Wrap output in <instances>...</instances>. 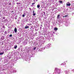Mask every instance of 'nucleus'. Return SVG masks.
<instances>
[{
    "mask_svg": "<svg viewBox=\"0 0 74 74\" xmlns=\"http://www.w3.org/2000/svg\"><path fill=\"white\" fill-rule=\"evenodd\" d=\"M12 36V34H10L9 35V37H11Z\"/></svg>",
    "mask_w": 74,
    "mask_h": 74,
    "instance_id": "33",
    "label": "nucleus"
},
{
    "mask_svg": "<svg viewBox=\"0 0 74 74\" xmlns=\"http://www.w3.org/2000/svg\"><path fill=\"white\" fill-rule=\"evenodd\" d=\"M27 43V40H25L23 42L24 45H26V44Z\"/></svg>",
    "mask_w": 74,
    "mask_h": 74,
    "instance_id": "12",
    "label": "nucleus"
},
{
    "mask_svg": "<svg viewBox=\"0 0 74 74\" xmlns=\"http://www.w3.org/2000/svg\"><path fill=\"white\" fill-rule=\"evenodd\" d=\"M32 24H28L27 25H28L29 26H30V25H32Z\"/></svg>",
    "mask_w": 74,
    "mask_h": 74,
    "instance_id": "34",
    "label": "nucleus"
},
{
    "mask_svg": "<svg viewBox=\"0 0 74 74\" xmlns=\"http://www.w3.org/2000/svg\"><path fill=\"white\" fill-rule=\"evenodd\" d=\"M60 65H61V66H62V65H64V64H63V63H62V64H60Z\"/></svg>",
    "mask_w": 74,
    "mask_h": 74,
    "instance_id": "38",
    "label": "nucleus"
},
{
    "mask_svg": "<svg viewBox=\"0 0 74 74\" xmlns=\"http://www.w3.org/2000/svg\"><path fill=\"white\" fill-rule=\"evenodd\" d=\"M14 32L15 33H16V32H17V29H16V28H14Z\"/></svg>",
    "mask_w": 74,
    "mask_h": 74,
    "instance_id": "20",
    "label": "nucleus"
},
{
    "mask_svg": "<svg viewBox=\"0 0 74 74\" xmlns=\"http://www.w3.org/2000/svg\"><path fill=\"white\" fill-rule=\"evenodd\" d=\"M35 4V3H32V5H33V4Z\"/></svg>",
    "mask_w": 74,
    "mask_h": 74,
    "instance_id": "45",
    "label": "nucleus"
},
{
    "mask_svg": "<svg viewBox=\"0 0 74 74\" xmlns=\"http://www.w3.org/2000/svg\"><path fill=\"white\" fill-rule=\"evenodd\" d=\"M33 49L34 50H35V49H36V47H34L33 48Z\"/></svg>",
    "mask_w": 74,
    "mask_h": 74,
    "instance_id": "30",
    "label": "nucleus"
},
{
    "mask_svg": "<svg viewBox=\"0 0 74 74\" xmlns=\"http://www.w3.org/2000/svg\"><path fill=\"white\" fill-rule=\"evenodd\" d=\"M31 28H32V27H31Z\"/></svg>",
    "mask_w": 74,
    "mask_h": 74,
    "instance_id": "61",
    "label": "nucleus"
},
{
    "mask_svg": "<svg viewBox=\"0 0 74 74\" xmlns=\"http://www.w3.org/2000/svg\"><path fill=\"white\" fill-rule=\"evenodd\" d=\"M51 47V44L49 43L46 45L44 47L41 48L40 50V49L38 47L37 48V51H39L40 52V51H43L42 50H44V49H45L49 48V47Z\"/></svg>",
    "mask_w": 74,
    "mask_h": 74,
    "instance_id": "2",
    "label": "nucleus"
},
{
    "mask_svg": "<svg viewBox=\"0 0 74 74\" xmlns=\"http://www.w3.org/2000/svg\"><path fill=\"white\" fill-rule=\"evenodd\" d=\"M14 12V11H12V12Z\"/></svg>",
    "mask_w": 74,
    "mask_h": 74,
    "instance_id": "54",
    "label": "nucleus"
},
{
    "mask_svg": "<svg viewBox=\"0 0 74 74\" xmlns=\"http://www.w3.org/2000/svg\"><path fill=\"white\" fill-rule=\"evenodd\" d=\"M8 27V28H9V27Z\"/></svg>",
    "mask_w": 74,
    "mask_h": 74,
    "instance_id": "64",
    "label": "nucleus"
},
{
    "mask_svg": "<svg viewBox=\"0 0 74 74\" xmlns=\"http://www.w3.org/2000/svg\"><path fill=\"white\" fill-rule=\"evenodd\" d=\"M35 45H37V44H38V43H37V42H36L35 43Z\"/></svg>",
    "mask_w": 74,
    "mask_h": 74,
    "instance_id": "32",
    "label": "nucleus"
},
{
    "mask_svg": "<svg viewBox=\"0 0 74 74\" xmlns=\"http://www.w3.org/2000/svg\"><path fill=\"white\" fill-rule=\"evenodd\" d=\"M58 2L60 4H63L62 3H63V1L61 0H60L58 1Z\"/></svg>",
    "mask_w": 74,
    "mask_h": 74,
    "instance_id": "19",
    "label": "nucleus"
},
{
    "mask_svg": "<svg viewBox=\"0 0 74 74\" xmlns=\"http://www.w3.org/2000/svg\"><path fill=\"white\" fill-rule=\"evenodd\" d=\"M38 1V0H36V1Z\"/></svg>",
    "mask_w": 74,
    "mask_h": 74,
    "instance_id": "60",
    "label": "nucleus"
},
{
    "mask_svg": "<svg viewBox=\"0 0 74 74\" xmlns=\"http://www.w3.org/2000/svg\"><path fill=\"white\" fill-rule=\"evenodd\" d=\"M5 34H7V32L6 31L5 32Z\"/></svg>",
    "mask_w": 74,
    "mask_h": 74,
    "instance_id": "41",
    "label": "nucleus"
},
{
    "mask_svg": "<svg viewBox=\"0 0 74 74\" xmlns=\"http://www.w3.org/2000/svg\"><path fill=\"white\" fill-rule=\"evenodd\" d=\"M55 5L56 7L58 5V4L57 3H55Z\"/></svg>",
    "mask_w": 74,
    "mask_h": 74,
    "instance_id": "26",
    "label": "nucleus"
},
{
    "mask_svg": "<svg viewBox=\"0 0 74 74\" xmlns=\"http://www.w3.org/2000/svg\"><path fill=\"white\" fill-rule=\"evenodd\" d=\"M12 73V72H11L10 71V73H9V74H11Z\"/></svg>",
    "mask_w": 74,
    "mask_h": 74,
    "instance_id": "40",
    "label": "nucleus"
},
{
    "mask_svg": "<svg viewBox=\"0 0 74 74\" xmlns=\"http://www.w3.org/2000/svg\"><path fill=\"white\" fill-rule=\"evenodd\" d=\"M43 13L44 14V15H45V12H43Z\"/></svg>",
    "mask_w": 74,
    "mask_h": 74,
    "instance_id": "35",
    "label": "nucleus"
},
{
    "mask_svg": "<svg viewBox=\"0 0 74 74\" xmlns=\"http://www.w3.org/2000/svg\"><path fill=\"white\" fill-rule=\"evenodd\" d=\"M42 8H44V7H43V6H42Z\"/></svg>",
    "mask_w": 74,
    "mask_h": 74,
    "instance_id": "57",
    "label": "nucleus"
},
{
    "mask_svg": "<svg viewBox=\"0 0 74 74\" xmlns=\"http://www.w3.org/2000/svg\"><path fill=\"white\" fill-rule=\"evenodd\" d=\"M3 23H8V21L7 19H6L5 20H3Z\"/></svg>",
    "mask_w": 74,
    "mask_h": 74,
    "instance_id": "11",
    "label": "nucleus"
},
{
    "mask_svg": "<svg viewBox=\"0 0 74 74\" xmlns=\"http://www.w3.org/2000/svg\"><path fill=\"white\" fill-rule=\"evenodd\" d=\"M4 51H3V52L0 53V55H2L4 54Z\"/></svg>",
    "mask_w": 74,
    "mask_h": 74,
    "instance_id": "22",
    "label": "nucleus"
},
{
    "mask_svg": "<svg viewBox=\"0 0 74 74\" xmlns=\"http://www.w3.org/2000/svg\"><path fill=\"white\" fill-rule=\"evenodd\" d=\"M3 29H5V27L4 26V25H3Z\"/></svg>",
    "mask_w": 74,
    "mask_h": 74,
    "instance_id": "36",
    "label": "nucleus"
},
{
    "mask_svg": "<svg viewBox=\"0 0 74 74\" xmlns=\"http://www.w3.org/2000/svg\"><path fill=\"white\" fill-rule=\"evenodd\" d=\"M46 39L47 40H49V36H47L46 37Z\"/></svg>",
    "mask_w": 74,
    "mask_h": 74,
    "instance_id": "28",
    "label": "nucleus"
},
{
    "mask_svg": "<svg viewBox=\"0 0 74 74\" xmlns=\"http://www.w3.org/2000/svg\"><path fill=\"white\" fill-rule=\"evenodd\" d=\"M6 39H8V35H7L6 36Z\"/></svg>",
    "mask_w": 74,
    "mask_h": 74,
    "instance_id": "29",
    "label": "nucleus"
},
{
    "mask_svg": "<svg viewBox=\"0 0 74 74\" xmlns=\"http://www.w3.org/2000/svg\"><path fill=\"white\" fill-rule=\"evenodd\" d=\"M72 71H73V73H74V69H73L72 70Z\"/></svg>",
    "mask_w": 74,
    "mask_h": 74,
    "instance_id": "43",
    "label": "nucleus"
},
{
    "mask_svg": "<svg viewBox=\"0 0 74 74\" xmlns=\"http://www.w3.org/2000/svg\"><path fill=\"white\" fill-rule=\"evenodd\" d=\"M25 16H26V13H23V14L22 15L23 17V18Z\"/></svg>",
    "mask_w": 74,
    "mask_h": 74,
    "instance_id": "21",
    "label": "nucleus"
},
{
    "mask_svg": "<svg viewBox=\"0 0 74 74\" xmlns=\"http://www.w3.org/2000/svg\"><path fill=\"white\" fill-rule=\"evenodd\" d=\"M36 41L39 44L38 45V47L40 48V47L42 46V40H40V39L38 38H37L36 39Z\"/></svg>",
    "mask_w": 74,
    "mask_h": 74,
    "instance_id": "3",
    "label": "nucleus"
},
{
    "mask_svg": "<svg viewBox=\"0 0 74 74\" xmlns=\"http://www.w3.org/2000/svg\"><path fill=\"white\" fill-rule=\"evenodd\" d=\"M18 57H16L15 58L14 60H18Z\"/></svg>",
    "mask_w": 74,
    "mask_h": 74,
    "instance_id": "23",
    "label": "nucleus"
},
{
    "mask_svg": "<svg viewBox=\"0 0 74 74\" xmlns=\"http://www.w3.org/2000/svg\"><path fill=\"white\" fill-rule=\"evenodd\" d=\"M69 10V9H66V11H68V10Z\"/></svg>",
    "mask_w": 74,
    "mask_h": 74,
    "instance_id": "44",
    "label": "nucleus"
},
{
    "mask_svg": "<svg viewBox=\"0 0 74 74\" xmlns=\"http://www.w3.org/2000/svg\"><path fill=\"white\" fill-rule=\"evenodd\" d=\"M18 51H19V50H20V48H19L18 49Z\"/></svg>",
    "mask_w": 74,
    "mask_h": 74,
    "instance_id": "46",
    "label": "nucleus"
},
{
    "mask_svg": "<svg viewBox=\"0 0 74 74\" xmlns=\"http://www.w3.org/2000/svg\"><path fill=\"white\" fill-rule=\"evenodd\" d=\"M52 40H53V41H54V40H55V38H52Z\"/></svg>",
    "mask_w": 74,
    "mask_h": 74,
    "instance_id": "39",
    "label": "nucleus"
},
{
    "mask_svg": "<svg viewBox=\"0 0 74 74\" xmlns=\"http://www.w3.org/2000/svg\"><path fill=\"white\" fill-rule=\"evenodd\" d=\"M12 60L9 62H8V64L5 65L6 66V67L8 68V69H9V68H12V66H14V62Z\"/></svg>",
    "mask_w": 74,
    "mask_h": 74,
    "instance_id": "1",
    "label": "nucleus"
},
{
    "mask_svg": "<svg viewBox=\"0 0 74 74\" xmlns=\"http://www.w3.org/2000/svg\"><path fill=\"white\" fill-rule=\"evenodd\" d=\"M50 1H54V0H50Z\"/></svg>",
    "mask_w": 74,
    "mask_h": 74,
    "instance_id": "37",
    "label": "nucleus"
},
{
    "mask_svg": "<svg viewBox=\"0 0 74 74\" xmlns=\"http://www.w3.org/2000/svg\"><path fill=\"white\" fill-rule=\"evenodd\" d=\"M69 24H70V21H69L68 20L66 22H65V26H68Z\"/></svg>",
    "mask_w": 74,
    "mask_h": 74,
    "instance_id": "8",
    "label": "nucleus"
},
{
    "mask_svg": "<svg viewBox=\"0 0 74 74\" xmlns=\"http://www.w3.org/2000/svg\"><path fill=\"white\" fill-rule=\"evenodd\" d=\"M1 39L2 40H4V36H2V37H1Z\"/></svg>",
    "mask_w": 74,
    "mask_h": 74,
    "instance_id": "24",
    "label": "nucleus"
},
{
    "mask_svg": "<svg viewBox=\"0 0 74 74\" xmlns=\"http://www.w3.org/2000/svg\"><path fill=\"white\" fill-rule=\"evenodd\" d=\"M35 31H38V29H37V28H35Z\"/></svg>",
    "mask_w": 74,
    "mask_h": 74,
    "instance_id": "31",
    "label": "nucleus"
},
{
    "mask_svg": "<svg viewBox=\"0 0 74 74\" xmlns=\"http://www.w3.org/2000/svg\"><path fill=\"white\" fill-rule=\"evenodd\" d=\"M73 14H74V12H73V13L72 15H73Z\"/></svg>",
    "mask_w": 74,
    "mask_h": 74,
    "instance_id": "53",
    "label": "nucleus"
},
{
    "mask_svg": "<svg viewBox=\"0 0 74 74\" xmlns=\"http://www.w3.org/2000/svg\"><path fill=\"white\" fill-rule=\"evenodd\" d=\"M60 26H61V25H59V27H60Z\"/></svg>",
    "mask_w": 74,
    "mask_h": 74,
    "instance_id": "51",
    "label": "nucleus"
},
{
    "mask_svg": "<svg viewBox=\"0 0 74 74\" xmlns=\"http://www.w3.org/2000/svg\"><path fill=\"white\" fill-rule=\"evenodd\" d=\"M21 4V3H18V4Z\"/></svg>",
    "mask_w": 74,
    "mask_h": 74,
    "instance_id": "52",
    "label": "nucleus"
},
{
    "mask_svg": "<svg viewBox=\"0 0 74 74\" xmlns=\"http://www.w3.org/2000/svg\"><path fill=\"white\" fill-rule=\"evenodd\" d=\"M10 71L12 73H16V69L13 68L12 69L10 70Z\"/></svg>",
    "mask_w": 74,
    "mask_h": 74,
    "instance_id": "6",
    "label": "nucleus"
},
{
    "mask_svg": "<svg viewBox=\"0 0 74 74\" xmlns=\"http://www.w3.org/2000/svg\"><path fill=\"white\" fill-rule=\"evenodd\" d=\"M25 22H27V19H26L25 20Z\"/></svg>",
    "mask_w": 74,
    "mask_h": 74,
    "instance_id": "42",
    "label": "nucleus"
},
{
    "mask_svg": "<svg viewBox=\"0 0 74 74\" xmlns=\"http://www.w3.org/2000/svg\"><path fill=\"white\" fill-rule=\"evenodd\" d=\"M40 5L39 4H38L37 5V8H40Z\"/></svg>",
    "mask_w": 74,
    "mask_h": 74,
    "instance_id": "25",
    "label": "nucleus"
},
{
    "mask_svg": "<svg viewBox=\"0 0 74 74\" xmlns=\"http://www.w3.org/2000/svg\"><path fill=\"white\" fill-rule=\"evenodd\" d=\"M63 18H64V17H65V16H63Z\"/></svg>",
    "mask_w": 74,
    "mask_h": 74,
    "instance_id": "58",
    "label": "nucleus"
},
{
    "mask_svg": "<svg viewBox=\"0 0 74 74\" xmlns=\"http://www.w3.org/2000/svg\"><path fill=\"white\" fill-rule=\"evenodd\" d=\"M33 55L32 54H31L29 55L30 58H32L33 57Z\"/></svg>",
    "mask_w": 74,
    "mask_h": 74,
    "instance_id": "27",
    "label": "nucleus"
},
{
    "mask_svg": "<svg viewBox=\"0 0 74 74\" xmlns=\"http://www.w3.org/2000/svg\"><path fill=\"white\" fill-rule=\"evenodd\" d=\"M69 71H64V73H65V74H69L68 73H69Z\"/></svg>",
    "mask_w": 74,
    "mask_h": 74,
    "instance_id": "14",
    "label": "nucleus"
},
{
    "mask_svg": "<svg viewBox=\"0 0 74 74\" xmlns=\"http://www.w3.org/2000/svg\"><path fill=\"white\" fill-rule=\"evenodd\" d=\"M58 28L55 27L54 28V31H56H56H57V30H58Z\"/></svg>",
    "mask_w": 74,
    "mask_h": 74,
    "instance_id": "16",
    "label": "nucleus"
},
{
    "mask_svg": "<svg viewBox=\"0 0 74 74\" xmlns=\"http://www.w3.org/2000/svg\"><path fill=\"white\" fill-rule=\"evenodd\" d=\"M66 7H70V5H71V3L69 2H68L66 3Z\"/></svg>",
    "mask_w": 74,
    "mask_h": 74,
    "instance_id": "9",
    "label": "nucleus"
},
{
    "mask_svg": "<svg viewBox=\"0 0 74 74\" xmlns=\"http://www.w3.org/2000/svg\"><path fill=\"white\" fill-rule=\"evenodd\" d=\"M41 28H42V27H40V29H41Z\"/></svg>",
    "mask_w": 74,
    "mask_h": 74,
    "instance_id": "50",
    "label": "nucleus"
},
{
    "mask_svg": "<svg viewBox=\"0 0 74 74\" xmlns=\"http://www.w3.org/2000/svg\"><path fill=\"white\" fill-rule=\"evenodd\" d=\"M17 47L18 46H17V45H15L14 46V49H16L17 48Z\"/></svg>",
    "mask_w": 74,
    "mask_h": 74,
    "instance_id": "13",
    "label": "nucleus"
},
{
    "mask_svg": "<svg viewBox=\"0 0 74 74\" xmlns=\"http://www.w3.org/2000/svg\"><path fill=\"white\" fill-rule=\"evenodd\" d=\"M30 10H31V9H30Z\"/></svg>",
    "mask_w": 74,
    "mask_h": 74,
    "instance_id": "63",
    "label": "nucleus"
},
{
    "mask_svg": "<svg viewBox=\"0 0 74 74\" xmlns=\"http://www.w3.org/2000/svg\"><path fill=\"white\" fill-rule=\"evenodd\" d=\"M61 72V69H59L58 68H55V69L54 73L56 74H60Z\"/></svg>",
    "mask_w": 74,
    "mask_h": 74,
    "instance_id": "5",
    "label": "nucleus"
},
{
    "mask_svg": "<svg viewBox=\"0 0 74 74\" xmlns=\"http://www.w3.org/2000/svg\"><path fill=\"white\" fill-rule=\"evenodd\" d=\"M55 8H56V9H57V8H55L54 9H55Z\"/></svg>",
    "mask_w": 74,
    "mask_h": 74,
    "instance_id": "59",
    "label": "nucleus"
},
{
    "mask_svg": "<svg viewBox=\"0 0 74 74\" xmlns=\"http://www.w3.org/2000/svg\"><path fill=\"white\" fill-rule=\"evenodd\" d=\"M33 16H35L36 15V12H34V11H33Z\"/></svg>",
    "mask_w": 74,
    "mask_h": 74,
    "instance_id": "18",
    "label": "nucleus"
},
{
    "mask_svg": "<svg viewBox=\"0 0 74 74\" xmlns=\"http://www.w3.org/2000/svg\"><path fill=\"white\" fill-rule=\"evenodd\" d=\"M52 33H53V34H55V32H52Z\"/></svg>",
    "mask_w": 74,
    "mask_h": 74,
    "instance_id": "47",
    "label": "nucleus"
},
{
    "mask_svg": "<svg viewBox=\"0 0 74 74\" xmlns=\"http://www.w3.org/2000/svg\"><path fill=\"white\" fill-rule=\"evenodd\" d=\"M16 19V17H15V19Z\"/></svg>",
    "mask_w": 74,
    "mask_h": 74,
    "instance_id": "56",
    "label": "nucleus"
},
{
    "mask_svg": "<svg viewBox=\"0 0 74 74\" xmlns=\"http://www.w3.org/2000/svg\"><path fill=\"white\" fill-rule=\"evenodd\" d=\"M37 33H36V34H37Z\"/></svg>",
    "mask_w": 74,
    "mask_h": 74,
    "instance_id": "62",
    "label": "nucleus"
},
{
    "mask_svg": "<svg viewBox=\"0 0 74 74\" xmlns=\"http://www.w3.org/2000/svg\"><path fill=\"white\" fill-rule=\"evenodd\" d=\"M60 15H58L57 16V19H60Z\"/></svg>",
    "mask_w": 74,
    "mask_h": 74,
    "instance_id": "15",
    "label": "nucleus"
},
{
    "mask_svg": "<svg viewBox=\"0 0 74 74\" xmlns=\"http://www.w3.org/2000/svg\"><path fill=\"white\" fill-rule=\"evenodd\" d=\"M74 9V6L73 7H73H71L69 8V11L70 12H72V11H73V10Z\"/></svg>",
    "mask_w": 74,
    "mask_h": 74,
    "instance_id": "10",
    "label": "nucleus"
},
{
    "mask_svg": "<svg viewBox=\"0 0 74 74\" xmlns=\"http://www.w3.org/2000/svg\"><path fill=\"white\" fill-rule=\"evenodd\" d=\"M66 16H67V15H65V17H66Z\"/></svg>",
    "mask_w": 74,
    "mask_h": 74,
    "instance_id": "49",
    "label": "nucleus"
},
{
    "mask_svg": "<svg viewBox=\"0 0 74 74\" xmlns=\"http://www.w3.org/2000/svg\"><path fill=\"white\" fill-rule=\"evenodd\" d=\"M3 19H5V17H3Z\"/></svg>",
    "mask_w": 74,
    "mask_h": 74,
    "instance_id": "48",
    "label": "nucleus"
},
{
    "mask_svg": "<svg viewBox=\"0 0 74 74\" xmlns=\"http://www.w3.org/2000/svg\"><path fill=\"white\" fill-rule=\"evenodd\" d=\"M12 53H10L8 55L6 56L5 57L7 59V60H6V62H8V60L10 59L11 58H12Z\"/></svg>",
    "mask_w": 74,
    "mask_h": 74,
    "instance_id": "4",
    "label": "nucleus"
},
{
    "mask_svg": "<svg viewBox=\"0 0 74 74\" xmlns=\"http://www.w3.org/2000/svg\"><path fill=\"white\" fill-rule=\"evenodd\" d=\"M31 52L32 49H31L30 48H28L26 50V52H27V53H29V52Z\"/></svg>",
    "mask_w": 74,
    "mask_h": 74,
    "instance_id": "7",
    "label": "nucleus"
},
{
    "mask_svg": "<svg viewBox=\"0 0 74 74\" xmlns=\"http://www.w3.org/2000/svg\"><path fill=\"white\" fill-rule=\"evenodd\" d=\"M18 3H18V2H17L16 4H18Z\"/></svg>",
    "mask_w": 74,
    "mask_h": 74,
    "instance_id": "55",
    "label": "nucleus"
},
{
    "mask_svg": "<svg viewBox=\"0 0 74 74\" xmlns=\"http://www.w3.org/2000/svg\"><path fill=\"white\" fill-rule=\"evenodd\" d=\"M25 29H28L29 28V26H26L25 27Z\"/></svg>",
    "mask_w": 74,
    "mask_h": 74,
    "instance_id": "17",
    "label": "nucleus"
}]
</instances>
